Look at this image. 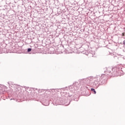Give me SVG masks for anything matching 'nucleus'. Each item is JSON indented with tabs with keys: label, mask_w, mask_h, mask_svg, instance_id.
Returning <instances> with one entry per match:
<instances>
[{
	"label": "nucleus",
	"mask_w": 125,
	"mask_h": 125,
	"mask_svg": "<svg viewBox=\"0 0 125 125\" xmlns=\"http://www.w3.org/2000/svg\"><path fill=\"white\" fill-rule=\"evenodd\" d=\"M94 94H96V91H95V90L94 91Z\"/></svg>",
	"instance_id": "obj_3"
},
{
	"label": "nucleus",
	"mask_w": 125,
	"mask_h": 125,
	"mask_svg": "<svg viewBox=\"0 0 125 125\" xmlns=\"http://www.w3.org/2000/svg\"><path fill=\"white\" fill-rule=\"evenodd\" d=\"M32 51V49H31V48H28L27 50L28 52H30V51Z\"/></svg>",
	"instance_id": "obj_1"
},
{
	"label": "nucleus",
	"mask_w": 125,
	"mask_h": 125,
	"mask_svg": "<svg viewBox=\"0 0 125 125\" xmlns=\"http://www.w3.org/2000/svg\"><path fill=\"white\" fill-rule=\"evenodd\" d=\"M91 91H94L95 90V89H94V88H91Z\"/></svg>",
	"instance_id": "obj_2"
}]
</instances>
